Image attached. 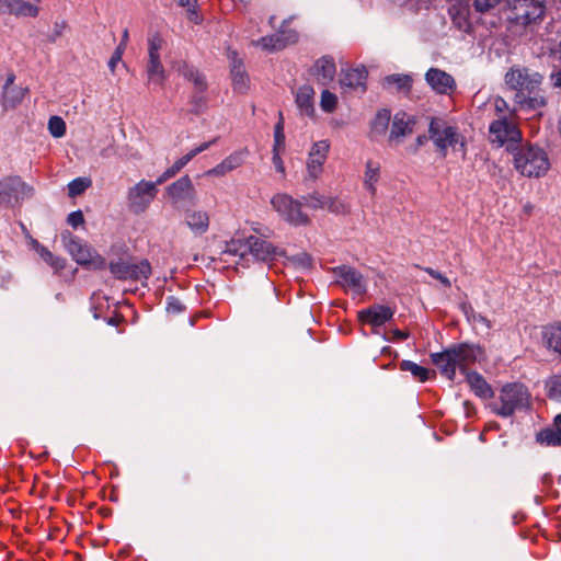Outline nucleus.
I'll return each mask as SVG.
<instances>
[{"mask_svg": "<svg viewBox=\"0 0 561 561\" xmlns=\"http://www.w3.org/2000/svg\"><path fill=\"white\" fill-rule=\"evenodd\" d=\"M229 170H226L225 164L221 162L215 168L208 170L205 172L206 176H224L226 173H228Z\"/></svg>", "mask_w": 561, "mask_h": 561, "instance_id": "obj_58", "label": "nucleus"}, {"mask_svg": "<svg viewBox=\"0 0 561 561\" xmlns=\"http://www.w3.org/2000/svg\"><path fill=\"white\" fill-rule=\"evenodd\" d=\"M537 440L547 446H561V414L556 415L550 427L537 434Z\"/></svg>", "mask_w": 561, "mask_h": 561, "instance_id": "obj_29", "label": "nucleus"}, {"mask_svg": "<svg viewBox=\"0 0 561 561\" xmlns=\"http://www.w3.org/2000/svg\"><path fill=\"white\" fill-rule=\"evenodd\" d=\"M391 119V112L388 108L379 110L370 124L371 134L380 136L385 135Z\"/></svg>", "mask_w": 561, "mask_h": 561, "instance_id": "obj_35", "label": "nucleus"}, {"mask_svg": "<svg viewBox=\"0 0 561 561\" xmlns=\"http://www.w3.org/2000/svg\"><path fill=\"white\" fill-rule=\"evenodd\" d=\"M511 153L514 157L515 169L524 176L539 178L550 168L549 157L539 146L522 142Z\"/></svg>", "mask_w": 561, "mask_h": 561, "instance_id": "obj_3", "label": "nucleus"}, {"mask_svg": "<svg viewBox=\"0 0 561 561\" xmlns=\"http://www.w3.org/2000/svg\"><path fill=\"white\" fill-rule=\"evenodd\" d=\"M184 309V306L182 305V302L175 298V297H170L168 299V306H167V311L170 312V313H179L181 311H183Z\"/></svg>", "mask_w": 561, "mask_h": 561, "instance_id": "obj_55", "label": "nucleus"}, {"mask_svg": "<svg viewBox=\"0 0 561 561\" xmlns=\"http://www.w3.org/2000/svg\"><path fill=\"white\" fill-rule=\"evenodd\" d=\"M67 222L73 227L78 228L79 226L84 224L83 213H70Z\"/></svg>", "mask_w": 561, "mask_h": 561, "instance_id": "obj_57", "label": "nucleus"}, {"mask_svg": "<svg viewBox=\"0 0 561 561\" xmlns=\"http://www.w3.org/2000/svg\"><path fill=\"white\" fill-rule=\"evenodd\" d=\"M162 44L163 38L158 33L152 34L148 38L147 76L148 80L154 83H162L164 80V68L160 61L159 54Z\"/></svg>", "mask_w": 561, "mask_h": 561, "instance_id": "obj_10", "label": "nucleus"}, {"mask_svg": "<svg viewBox=\"0 0 561 561\" xmlns=\"http://www.w3.org/2000/svg\"><path fill=\"white\" fill-rule=\"evenodd\" d=\"M393 316L391 308L382 305H374L359 312V319L371 325L379 327L390 320Z\"/></svg>", "mask_w": 561, "mask_h": 561, "instance_id": "obj_23", "label": "nucleus"}, {"mask_svg": "<svg viewBox=\"0 0 561 561\" xmlns=\"http://www.w3.org/2000/svg\"><path fill=\"white\" fill-rule=\"evenodd\" d=\"M531 407V394L522 382H508L499 392L497 401L489 404L490 410L503 419L513 416L516 412L526 411Z\"/></svg>", "mask_w": 561, "mask_h": 561, "instance_id": "obj_2", "label": "nucleus"}, {"mask_svg": "<svg viewBox=\"0 0 561 561\" xmlns=\"http://www.w3.org/2000/svg\"><path fill=\"white\" fill-rule=\"evenodd\" d=\"M272 160H273V163L277 171H279V172L285 171L284 163L279 156V150L273 149V159Z\"/></svg>", "mask_w": 561, "mask_h": 561, "instance_id": "obj_59", "label": "nucleus"}, {"mask_svg": "<svg viewBox=\"0 0 561 561\" xmlns=\"http://www.w3.org/2000/svg\"><path fill=\"white\" fill-rule=\"evenodd\" d=\"M67 27V23L65 21L56 22L54 24V31L51 34L47 36V41L49 43H55L58 38L62 36L64 31Z\"/></svg>", "mask_w": 561, "mask_h": 561, "instance_id": "obj_52", "label": "nucleus"}, {"mask_svg": "<svg viewBox=\"0 0 561 561\" xmlns=\"http://www.w3.org/2000/svg\"><path fill=\"white\" fill-rule=\"evenodd\" d=\"M367 76L368 71L364 66L341 70L339 83L343 90H359L365 93L367 90Z\"/></svg>", "mask_w": 561, "mask_h": 561, "instance_id": "obj_17", "label": "nucleus"}, {"mask_svg": "<svg viewBox=\"0 0 561 561\" xmlns=\"http://www.w3.org/2000/svg\"><path fill=\"white\" fill-rule=\"evenodd\" d=\"M282 215L283 220L294 227L309 224V217L306 213H282Z\"/></svg>", "mask_w": 561, "mask_h": 561, "instance_id": "obj_43", "label": "nucleus"}, {"mask_svg": "<svg viewBox=\"0 0 561 561\" xmlns=\"http://www.w3.org/2000/svg\"><path fill=\"white\" fill-rule=\"evenodd\" d=\"M430 137L438 150L444 152L455 140L454 127L448 126L442 118H433L430 123Z\"/></svg>", "mask_w": 561, "mask_h": 561, "instance_id": "obj_16", "label": "nucleus"}, {"mask_svg": "<svg viewBox=\"0 0 561 561\" xmlns=\"http://www.w3.org/2000/svg\"><path fill=\"white\" fill-rule=\"evenodd\" d=\"M427 272L435 278H437L438 280H440L445 286L447 287H450V282L448 280L447 277H445L444 275H442L440 273L434 271V270H431L428 268Z\"/></svg>", "mask_w": 561, "mask_h": 561, "instance_id": "obj_61", "label": "nucleus"}, {"mask_svg": "<svg viewBox=\"0 0 561 561\" xmlns=\"http://www.w3.org/2000/svg\"><path fill=\"white\" fill-rule=\"evenodd\" d=\"M224 252L232 254V255H240L241 257H244L247 255L244 240L232 239L231 241L226 243V249Z\"/></svg>", "mask_w": 561, "mask_h": 561, "instance_id": "obj_46", "label": "nucleus"}, {"mask_svg": "<svg viewBox=\"0 0 561 561\" xmlns=\"http://www.w3.org/2000/svg\"><path fill=\"white\" fill-rule=\"evenodd\" d=\"M400 368L401 370L403 371H409L411 373V375L419 381H426L431 374H433L431 370H428L427 368L414 363V362H411V360H402L401 364H400Z\"/></svg>", "mask_w": 561, "mask_h": 561, "instance_id": "obj_37", "label": "nucleus"}, {"mask_svg": "<svg viewBox=\"0 0 561 561\" xmlns=\"http://www.w3.org/2000/svg\"><path fill=\"white\" fill-rule=\"evenodd\" d=\"M158 179L154 182L141 180L129 188L128 201L134 207L146 208L156 198L158 194Z\"/></svg>", "mask_w": 561, "mask_h": 561, "instance_id": "obj_12", "label": "nucleus"}, {"mask_svg": "<svg viewBox=\"0 0 561 561\" xmlns=\"http://www.w3.org/2000/svg\"><path fill=\"white\" fill-rule=\"evenodd\" d=\"M461 375L470 391L481 400H489L494 397V391L485 378L478 371L468 367H461Z\"/></svg>", "mask_w": 561, "mask_h": 561, "instance_id": "obj_15", "label": "nucleus"}, {"mask_svg": "<svg viewBox=\"0 0 561 561\" xmlns=\"http://www.w3.org/2000/svg\"><path fill=\"white\" fill-rule=\"evenodd\" d=\"M15 75L9 72L2 87L1 105L4 111L15 108L24 99L26 89L15 85Z\"/></svg>", "mask_w": 561, "mask_h": 561, "instance_id": "obj_18", "label": "nucleus"}, {"mask_svg": "<svg viewBox=\"0 0 561 561\" xmlns=\"http://www.w3.org/2000/svg\"><path fill=\"white\" fill-rule=\"evenodd\" d=\"M48 130L55 138H60L66 133V124L59 116H51L48 121Z\"/></svg>", "mask_w": 561, "mask_h": 561, "instance_id": "obj_41", "label": "nucleus"}, {"mask_svg": "<svg viewBox=\"0 0 561 561\" xmlns=\"http://www.w3.org/2000/svg\"><path fill=\"white\" fill-rule=\"evenodd\" d=\"M505 83L515 91L514 103L519 108L534 111L546 105V99L539 94L543 76L527 67L513 66L505 73Z\"/></svg>", "mask_w": 561, "mask_h": 561, "instance_id": "obj_1", "label": "nucleus"}, {"mask_svg": "<svg viewBox=\"0 0 561 561\" xmlns=\"http://www.w3.org/2000/svg\"><path fill=\"white\" fill-rule=\"evenodd\" d=\"M508 19L520 26L539 24L545 19L546 0H507Z\"/></svg>", "mask_w": 561, "mask_h": 561, "instance_id": "obj_5", "label": "nucleus"}, {"mask_svg": "<svg viewBox=\"0 0 561 561\" xmlns=\"http://www.w3.org/2000/svg\"><path fill=\"white\" fill-rule=\"evenodd\" d=\"M378 179V169L371 168V163H367V170L365 173V185L373 191L374 190V183L377 182Z\"/></svg>", "mask_w": 561, "mask_h": 561, "instance_id": "obj_51", "label": "nucleus"}, {"mask_svg": "<svg viewBox=\"0 0 561 561\" xmlns=\"http://www.w3.org/2000/svg\"><path fill=\"white\" fill-rule=\"evenodd\" d=\"M34 188L25 183L19 175H9L0 179V208H15L21 201L30 199Z\"/></svg>", "mask_w": 561, "mask_h": 561, "instance_id": "obj_6", "label": "nucleus"}, {"mask_svg": "<svg viewBox=\"0 0 561 561\" xmlns=\"http://www.w3.org/2000/svg\"><path fill=\"white\" fill-rule=\"evenodd\" d=\"M332 273L339 277L336 284L340 286L351 288L357 295L366 293V282L356 268L350 265H340L333 267Z\"/></svg>", "mask_w": 561, "mask_h": 561, "instance_id": "obj_13", "label": "nucleus"}, {"mask_svg": "<svg viewBox=\"0 0 561 561\" xmlns=\"http://www.w3.org/2000/svg\"><path fill=\"white\" fill-rule=\"evenodd\" d=\"M165 197L173 204L195 206L197 193L188 175H183L165 187Z\"/></svg>", "mask_w": 561, "mask_h": 561, "instance_id": "obj_8", "label": "nucleus"}, {"mask_svg": "<svg viewBox=\"0 0 561 561\" xmlns=\"http://www.w3.org/2000/svg\"><path fill=\"white\" fill-rule=\"evenodd\" d=\"M180 7L186 8L191 14V20L197 18L195 12L196 0H174Z\"/></svg>", "mask_w": 561, "mask_h": 561, "instance_id": "obj_56", "label": "nucleus"}, {"mask_svg": "<svg viewBox=\"0 0 561 561\" xmlns=\"http://www.w3.org/2000/svg\"><path fill=\"white\" fill-rule=\"evenodd\" d=\"M548 397L561 402V375H556L547 382Z\"/></svg>", "mask_w": 561, "mask_h": 561, "instance_id": "obj_42", "label": "nucleus"}, {"mask_svg": "<svg viewBox=\"0 0 561 561\" xmlns=\"http://www.w3.org/2000/svg\"><path fill=\"white\" fill-rule=\"evenodd\" d=\"M271 203L275 210H299L302 205L301 201L294 199L287 194H276Z\"/></svg>", "mask_w": 561, "mask_h": 561, "instance_id": "obj_36", "label": "nucleus"}, {"mask_svg": "<svg viewBox=\"0 0 561 561\" xmlns=\"http://www.w3.org/2000/svg\"><path fill=\"white\" fill-rule=\"evenodd\" d=\"M289 260L296 267L301 268H309L312 262L311 256L306 252L295 254Z\"/></svg>", "mask_w": 561, "mask_h": 561, "instance_id": "obj_48", "label": "nucleus"}, {"mask_svg": "<svg viewBox=\"0 0 561 561\" xmlns=\"http://www.w3.org/2000/svg\"><path fill=\"white\" fill-rule=\"evenodd\" d=\"M501 0H474V7L479 12H485L494 8Z\"/></svg>", "mask_w": 561, "mask_h": 561, "instance_id": "obj_54", "label": "nucleus"}, {"mask_svg": "<svg viewBox=\"0 0 561 561\" xmlns=\"http://www.w3.org/2000/svg\"><path fill=\"white\" fill-rule=\"evenodd\" d=\"M0 14L34 18L38 14V7L25 0H0Z\"/></svg>", "mask_w": 561, "mask_h": 561, "instance_id": "obj_20", "label": "nucleus"}, {"mask_svg": "<svg viewBox=\"0 0 561 561\" xmlns=\"http://www.w3.org/2000/svg\"><path fill=\"white\" fill-rule=\"evenodd\" d=\"M460 310L463 313L469 325L477 332L479 331H489L491 329L490 320L477 312L474 308L469 302H461Z\"/></svg>", "mask_w": 561, "mask_h": 561, "instance_id": "obj_28", "label": "nucleus"}, {"mask_svg": "<svg viewBox=\"0 0 561 561\" xmlns=\"http://www.w3.org/2000/svg\"><path fill=\"white\" fill-rule=\"evenodd\" d=\"M297 34L294 31L288 33H276L270 36L262 37L257 44H260L266 50H279L285 48L288 44L297 42Z\"/></svg>", "mask_w": 561, "mask_h": 561, "instance_id": "obj_26", "label": "nucleus"}, {"mask_svg": "<svg viewBox=\"0 0 561 561\" xmlns=\"http://www.w3.org/2000/svg\"><path fill=\"white\" fill-rule=\"evenodd\" d=\"M335 73L336 66L331 56H322L314 62L313 75L320 84L327 85L332 82Z\"/></svg>", "mask_w": 561, "mask_h": 561, "instance_id": "obj_24", "label": "nucleus"}, {"mask_svg": "<svg viewBox=\"0 0 561 561\" xmlns=\"http://www.w3.org/2000/svg\"><path fill=\"white\" fill-rule=\"evenodd\" d=\"M431 358L440 375L453 381L456 374V346H450L439 353H433Z\"/></svg>", "mask_w": 561, "mask_h": 561, "instance_id": "obj_19", "label": "nucleus"}, {"mask_svg": "<svg viewBox=\"0 0 561 561\" xmlns=\"http://www.w3.org/2000/svg\"><path fill=\"white\" fill-rule=\"evenodd\" d=\"M60 237L65 248L78 264L90 266L94 270L105 267V260L96 254L89 245L81 243L70 231H62Z\"/></svg>", "mask_w": 561, "mask_h": 561, "instance_id": "obj_7", "label": "nucleus"}, {"mask_svg": "<svg viewBox=\"0 0 561 561\" xmlns=\"http://www.w3.org/2000/svg\"><path fill=\"white\" fill-rule=\"evenodd\" d=\"M123 53H124V46L122 44H119L115 48V50L108 61V68L112 72H114L116 65L122 60Z\"/></svg>", "mask_w": 561, "mask_h": 561, "instance_id": "obj_53", "label": "nucleus"}, {"mask_svg": "<svg viewBox=\"0 0 561 561\" xmlns=\"http://www.w3.org/2000/svg\"><path fill=\"white\" fill-rule=\"evenodd\" d=\"M253 231L257 233L260 238L267 240L272 236V231L267 227H254Z\"/></svg>", "mask_w": 561, "mask_h": 561, "instance_id": "obj_60", "label": "nucleus"}, {"mask_svg": "<svg viewBox=\"0 0 561 561\" xmlns=\"http://www.w3.org/2000/svg\"><path fill=\"white\" fill-rule=\"evenodd\" d=\"M336 104H337L336 95L331 93L329 90H323L321 93V102H320L321 108L324 112L330 113L336 107Z\"/></svg>", "mask_w": 561, "mask_h": 561, "instance_id": "obj_45", "label": "nucleus"}, {"mask_svg": "<svg viewBox=\"0 0 561 561\" xmlns=\"http://www.w3.org/2000/svg\"><path fill=\"white\" fill-rule=\"evenodd\" d=\"M185 222L193 233L202 234L208 229L209 217L207 213H187Z\"/></svg>", "mask_w": 561, "mask_h": 561, "instance_id": "obj_34", "label": "nucleus"}, {"mask_svg": "<svg viewBox=\"0 0 561 561\" xmlns=\"http://www.w3.org/2000/svg\"><path fill=\"white\" fill-rule=\"evenodd\" d=\"M192 112L195 113V114H199L201 112H203L205 105H206V102H207V99L205 96V91H201L197 90V91H194L193 92V95H192Z\"/></svg>", "mask_w": 561, "mask_h": 561, "instance_id": "obj_47", "label": "nucleus"}, {"mask_svg": "<svg viewBox=\"0 0 561 561\" xmlns=\"http://www.w3.org/2000/svg\"><path fill=\"white\" fill-rule=\"evenodd\" d=\"M39 256L45 263L51 266L55 271H61L66 267V260L54 255L47 248H41L38 252Z\"/></svg>", "mask_w": 561, "mask_h": 561, "instance_id": "obj_38", "label": "nucleus"}, {"mask_svg": "<svg viewBox=\"0 0 561 561\" xmlns=\"http://www.w3.org/2000/svg\"><path fill=\"white\" fill-rule=\"evenodd\" d=\"M243 162L242 154L240 152H234L227 157L222 163L226 167V170L232 171L236 168L240 167Z\"/></svg>", "mask_w": 561, "mask_h": 561, "instance_id": "obj_49", "label": "nucleus"}, {"mask_svg": "<svg viewBox=\"0 0 561 561\" xmlns=\"http://www.w3.org/2000/svg\"><path fill=\"white\" fill-rule=\"evenodd\" d=\"M494 106H495L496 113L500 114L499 115V117H500L502 115H506L505 112H507V111L510 112L511 116L514 115L517 112L518 105H516L514 108L510 110L507 102L503 98L497 96L494 101Z\"/></svg>", "mask_w": 561, "mask_h": 561, "instance_id": "obj_50", "label": "nucleus"}, {"mask_svg": "<svg viewBox=\"0 0 561 561\" xmlns=\"http://www.w3.org/2000/svg\"><path fill=\"white\" fill-rule=\"evenodd\" d=\"M301 203V208H328L330 210H337L340 207H343L342 203L339 199L319 194H313L310 195L309 197H304Z\"/></svg>", "mask_w": 561, "mask_h": 561, "instance_id": "obj_30", "label": "nucleus"}, {"mask_svg": "<svg viewBox=\"0 0 561 561\" xmlns=\"http://www.w3.org/2000/svg\"><path fill=\"white\" fill-rule=\"evenodd\" d=\"M244 247L247 249V254L249 253L255 261L259 262H271L277 255L283 254V251L277 247L257 236H249L245 238Z\"/></svg>", "mask_w": 561, "mask_h": 561, "instance_id": "obj_11", "label": "nucleus"}, {"mask_svg": "<svg viewBox=\"0 0 561 561\" xmlns=\"http://www.w3.org/2000/svg\"><path fill=\"white\" fill-rule=\"evenodd\" d=\"M427 141V137L425 135H420L417 136L416 138V144L415 146L412 148V152H416L417 149L423 146L425 142Z\"/></svg>", "mask_w": 561, "mask_h": 561, "instance_id": "obj_62", "label": "nucleus"}, {"mask_svg": "<svg viewBox=\"0 0 561 561\" xmlns=\"http://www.w3.org/2000/svg\"><path fill=\"white\" fill-rule=\"evenodd\" d=\"M484 359V351L479 344L460 343L458 344V370L461 373V367H467L469 364L481 362Z\"/></svg>", "mask_w": 561, "mask_h": 561, "instance_id": "obj_22", "label": "nucleus"}, {"mask_svg": "<svg viewBox=\"0 0 561 561\" xmlns=\"http://www.w3.org/2000/svg\"><path fill=\"white\" fill-rule=\"evenodd\" d=\"M92 184L89 178H77L68 184L69 196L75 197L82 194Z\"/></svg>", "mask_w": 561, "mask_h": 561, "instance_id": "obj_40", "label": "nucleus"}, {"mask_svg": "<svg viewBox=\"0 0 561 561\" xmlns=\"http://www.w3.org/2000/svg\"><path fill=\"white\" fill-rule=\"evenodd\" d=\"M489 139L496 147H505L508 152L515 151L523 141V134L507 115L494 119L489 126Z\"/></svg>", "mask_w": 561, "mask_h": 561, "instance_id": "obj_4", "label": "nucleus"}, {"mask_svg": "<svg viewBox=\"0 0 561 561\" xmlns=\"http://www.w3.org/2000/svg\"><path fill=\"white\" fill-rule=\"evenodd\" d=\"M329 144L324 140L314 142L307 163L308 173L311 178L317 179L322 171V165L327 159Z\"/></svg>", "mask_w": 561, "mask_h": 561, "instance_id": "obj_21", "label": "nucleus"}, {"mask_svg": "<svg viewBox=\"0 0 561 561\" xmlns=\"http://www.w3.org/2000/svg\"><path fill=\"white\" fill-rule=\"evenodd\" d=\"M230 59V72L232 78L233 88L238 92H245L248 89L249 78L245 73L243 62L238 58L236 51L229 54Z\"/></svg>", "mask_w": 561, "mask_h": 561, "instance_id": "obj_25", "label": "nucleus"}, {"mask_svg": "<svg viewBox=\"0 0 561 561\" xmlns=\"http://www.w3.org/2000/svg\"><path fill=\"white\" fill-rule=\"evenodd\" d=\"M381 85L385 90L397 92H409L412 87V78L404 73H393L386 76L381 80Z\"/></svg>", "mask_w": 561, "mask_h": 561, "instance_id": "obj_31", "label": "nucleus"}, {"mask_svg": "<svg viewBox=\"0 0 561 561\" xmlns=\"http://www.w3.org/2000/svg\"><path fill=\"white\" fill-rule=\"evenodd\" d=\"M463 409H465V413H466L467 417H470L472 415V413L474 412L473 404L467 400L463 401Z\"/></svg>", "mask_w": 561, "mask_h": 561, "instance_id": "obj_63", "label": "nucleus"}, {"mask_svg": "<svg viewBox=\"0 0 561 561\" xmlns=\"http://www.w3.org/2000/svg\"><path fill=\"white\" fill-rule=\"evenodd\" d=\"M285 147L284 121L282 112H279V121L274 127V147L273 149L280 150Z\"/></svg>", "mask_w": 561, "mask_h": 561, "instance_id": "obj_44", "label": "nucleus"}, {"mask_svg": "<svg viewBox=\"0 0 561 561\" xmlns=\"http://www.w3.org/2000/svg\"><path fill=\"white\" fill-rule=\"evenodd\" d=\"M425 80L438 93H446L455 82L450 75L437 68L428 69L425 73Z\"/></svg>", "mask_w": 561, "mask_h": 561, "instance_id": "obj_27", "label": "nucleus"}, {"mask_svg": "<svg viewBox=\"0 0 561 561\" xmlns=\"http://www.w3.org/2000/svg\"><path fill=\"white\" fill-rule=\"evenodd\" d=\"M313 95L314 90L308 84L298 89L296 94V104L302 114L311 115L313 113Z\"/></svg>", "mask_w": 561, "mask_h": 561, "instance_id": "obj_32", "label": "nucleus"}, {"mask_svg": "<svg viewBox=\"0 0 561 561\" xmlns=\"http://www.w3.org/2000/svg\"><path fill=\"white\" fill-rule=\"evenodd\" d=\"M415 124L414 116L403 111L397 112L392 118L389 142H394L396 145L402 142L404 137L410 136L414 131Z\"/></svg>", "mask_w": 561, "mask_h": 561, "instance_id": "obj_14", "label": "nucleus"}, {"mask_svg": "<svg viewBox=\"0 0 561 561\" xmlns=\"http://www.w3.org/2000/svg\"><path fill=\"white\" fill-rule=\"evenodd\" d=\"M392 334L398 340H404L409 336L407 332L400 331L399 329L393 330Z\"/></svg>", "mask_w": 561, "mask_h": 561, "instance_id": "obj_64", "label": "nucleus"}, {"mask_svg": "<svg viewBox=\"0 0 561 561\" xmlns=\"http://www.w3.org/2000/svg\"><path fill=\"white\" fill-rule=\"evenodd\" d=\"M179 71L185 79H187L194 84V91L199 90L201 92L207 90V82L205 76L202 72H199V70L196 69L194 66L184 62L180 66Z\"/></svg>", "mask_w": 561, "mask_h": 561, "instance_id": "obj_33", "label": "nucleus"}, {"mask_svg": "<svg viewBox=\"0 0 561 561\" xmlns=\"http://www.w3.org/2000/svg\"><path fill=\"white\" fill-rule=\"evenodd\" d=\"M187 159L183 156L178 159L170 168H168L161 175L158 176V183H164L174 178L186 164Z\"/></svg>", "mask_w": 561, "mask_h": 561, "instance_id": "obj_39", "label": "nucleus"}, {"mask_svg": "<svg viewBox=\"0 0 561 561\" xmlns=\"http://www.w3.org/2000/svg\"><path fill=\"white\" fill-rule=\"evenodd\" d=\"M111 273L118 279L141 280L151 274V266L147 260L135 264L118 260L108 264Z\"/></svg>", "mask_w": 561, "mask_h": 561, "instance_id": "obj_9", "label": "nucleus"}]
</instances>
